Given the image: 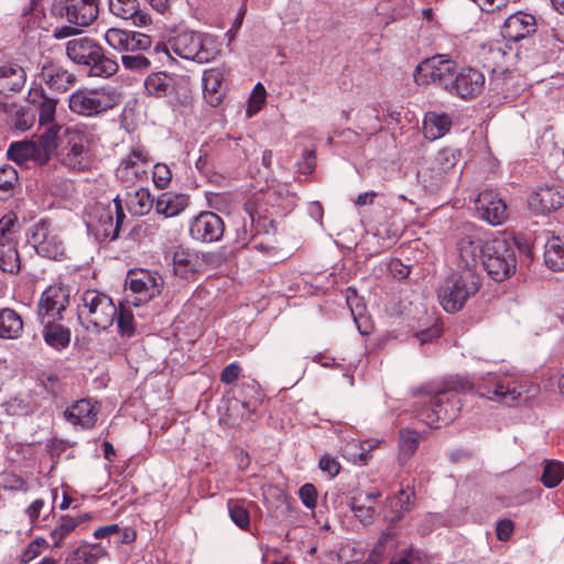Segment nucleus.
<instances>
[{
    "label": "nucleus",
    "mask_w": 564,
    "mask_h": 564,
    "mask_svg": "<svg viewBox=\"0 0 564 564\" xmlns=\"http://www.w3.org/2000/svg\"><path fill=\"white\" fill-rule=\"evenodd\" d=\"M416 80L432 83L462 99H470L482 91L485 76L479 70L458 68L455 61L445 55H435L422 62L416 68Z\"/></svg>",
    "instance_id": "f257e3e1"
},
{
    "label": "nucleus",
    "mask_w": 564,
    "mask_h": 564,
    "mask_svg": "<svg viewBox=\"0 0 564 564\" xmlns=\"http://www.w3.org/2000/svg\"><path fill=\"white\" fill-rule=\"evenodd\" d=\"M154 50L169 56L173 52L181 58L199 64L209 63L220 54L219 43L215 36L191 30L176 33L166 44H158Z\"/></svg>",
    "instance_id": "f03ea898"
},
{
    "label": "nucleus",
    "mask_w": 564,
    "mask_h": 564,
    "mask_svg": "<svg viewBox=\"0 0 564 564\" xmlns=\"http://www.w3.org/2000/svg\"><path fill=\"white\" fill-rule=\"evenodd\" d=\"M480 288V278L475 270H463L449 275L438 290V300L448 313L460 311L468 299Z\"/></svg>",
    "instance_id": "7ed1b4c3"
},
{
    "label": "nucleus",
    "mask_w": 564,
    "mask_h": 564,
    "mask_svg": "<svg viewBox=\"0 0 564 564\" xmlns=\"http://www.w3.org/2000/svg\"><path fill=\"white\" fill-rule=\"evenodd\" d=\"M481 264L487 274L497 282L509 279L517 268L516 246L506 238L487 241L482 250Z\"/></svg>",
    "instance_id": "20e7f679"
},
{
    "label": "nucleus",
    "mask_w": 564,
    "mask_h": 564,
    "mask_svg": "<svg viewBox=\"0 0 564 564\" xmlns=\"http://www.w3.org/2000/svg\"><path fill=\"white\" fill-rule=\"evenodd\" d=\"M78 319L87 322V329L105 330L113 324L117 307L112 300L97 290H86L80 296Z\"/></svg>",
    "instance_id": "39448f33"
},
{
    "label": "nucleus",
    "mask_w": 564,
    "mask_h": 564,
    "mask_svg": "<svg viewBox=\"0 0 564 564\" xmlns=\"http://www.w3.org/2000/svg\"><path fill=\"white\" fill-rule=\"evenodd\" d=\"M118 102V95L113 90L78 89L69 96L68 107L74 113L93 117L112 109Z\"/></svg>",
    "instance_id": "423d86ee"
},
{
    "label": "nucleus",
    "mask_w": 564,
    "mask_h": 564,
    "mask_svg": "<svg viewBox=\"0 0 564 564\" xmlns=\"http://www.w3.org/2000/svg\"><path fill=\"white\" fill-rule=\"evenodd\" d=\"M28 242L43 258L58 261L66 258L64 242L48 220L41 219L29 228Z\"/></svg>",
    "instance_id": "0eeeda50"
},
{
    "label": "nucleus",
    "mask_w": 564,
    "mask_h": 564,
    "mask_svg": "<svg viewBox=\"0 0 564 564\" xmlns=\"http://www.w3.org/2000/svg\"><path fill=\"white\" fill-rule=\"evenodd\" d=\"M456 249L459 258V267L463 270H475L478 260L482 259V250L487 247L484 231L470 223L457 228Z\"/></svg>",
    "instance_id": "6e6552de"
},
{
    "label": "nucleus",
    "mask_w": 564,
    "mask_h": 564,
    "mask_svg": "<svg viewBox=\"0 0 564 564\" xmlns=\"http://www.w3.org/2000/svg\"><path fill=\"white\" fill-rule=\"evenodd\" d=\"M459 400L455 392L448 390L437 391L430 404L419 412L420 421L427 426L437 429L442 424H449L458 414Z\"/></svg>",
    "instance_id": "1a4fd4ad"
},
{
    "label": "nucleus",
    "mask_w": 564,
    "mask_h": 564,
    "mask_svg": "<svg viewBox=\"0 0 564 564\" xmlns=\"http://www.w3.org/2000/svg\"><path fill=\"white\" fill-rule=\"evenodd\" d=\"M144 88L152 97H166L170 98L171 101H177L182 97H187L189 91V78L167 72H156L145 78Z\"/></svg>",
    "instance_id": "9d476101"
},
{
    "label": "nucleus",
    "mask_w": 564,
    "mask_h": 564,
    "mask_svg": "<svg viewBox=\"0 0 564 564\" xmlns=\"http://www.w3.org/2000/svg\"><path fill=\"white\" fill-rule=\"evenodd\" d=\"M64 141L61 163L70 171L86 170L89 165L88 135L79 129L65 128Z\"/></svg>",
    "instance_id": "9b49d317"
},
{
    "label": "nucleus",
    "mask_w": 564,
    "mask_h": 564,
    "mask_svg": "<svg viewBox=\"0 0 564 564\" xmlns=\"http://www.w3.org/2000/svg\"><path fill=\"white\" fill-rule=\"evenodd\" d=\"M126 285L131 291V294L126 296L127 304L140 306L161 293L163 279L158 273L147 270L130 271Z\"/></svg>",
    "instance_id": "f8f14e48"
},
{
    "label": "nucleus",
    "mask_w": 564,
    "mask_h": 564,
    "mask_svg": "<svg viewBox=\"0 0 564 564\" xmlns=\"http://www.w3.org/2000/svg\"><path fill=\"white\" fill-rule=\"evenodd\" d=\"M52 12L77 26H88L98 17L99 0H56Z\"/></svg>",
    "instance_id": "ddd939ff"
},
{
    "label": "nucleus",
    "mask_w": 564,
    "mask_h": 564,
    "mask_svg": "<svg viewBox=\"0 0 564 564\" xmlns=\"http://www.w3.org/2000/svg\"><path fill=\"white\" fill-rule=\"evenodd\" d=\"M70 292L68 286L53 284L47 286L37 302V317L41 323L48 319H63V313L69 305Z\"/></svg>",
    "instance_id": "4468645a"
},
{
    "label": "nucleus",
    "mask_w": 564,
    "mask_h": 564,
    "mask_svg": "<svg viewBox=\"0 0 564 564\" xmlns=\"http://www.w3.org/2000/svg\"><path fill=\"white\" fill-rule=\"evenodd\" d=\"M225 231L223 219L214 212H202L189 224L191 237L199 242L220 240Z\"/></svg>",
    "instance_id": "2eb2a0df"
},
{
    "label": "nucleus",
    "mask_w": 564,
    "mask_h": 564,
    "mask_svg": "<svg viewBox=\"0 0 564 564\" xmlns=\"http://www.w3.org/2000/svg\"><path fill=\"white\" fill-rule=\"evenodd\" d=\"M475 207L479 217L492 226L501 225L508 218L507 205L494 189L480 192Z\"/></svg>",
    "instance_id": "dca6fc26"
},
{
    "label": "nucleus",
    "mask_w": 564,
    "mask_h": 564,
    "mask_svg": "<svg viewBox=\"0 0 564 564\" xmlns=\"http://www.w3.org/2000/svg\"><path fill=\"white\" fill-rule=\"evenodd\" d=\"M87 226L98 239L115 240L118 238V225L113 223L109 205L96 204L88 214Z\"/></svg>",
    "instance_id": "f3484780"
},
{
    "label": "nucleus",
    "mask_w": 564,
    "mask_h": 564,
    "mask_svg": "<svg viewBox=\"0 0 564 564\" xmlns=\"http://www.w3.org/2000/svg\"><path fill=\"white\" fill-rule=\"evenodd\" d=\"M149 156L140 149H134L123 159L116 171L117 177L127 186L147 177Z\"/></svg>",
    "instance_id": "a211bd4d"
},
{
    "label": "nucleus",
    "mask_w": 564,
    "mask_h": 564,
    "mask_svg": "<svg viewBox=\"0 0 564 564\" xmlns=\"http://www.w3.org/2000/svg\"><path fill=\"white\" fill-rule=\"evenodd\" d=\"M457 156L455 150H441L429 167L419 171V176L422 177L424 182H429L431 186L438 187L443 183L445 174L457 164Z\"/></svg>",
    "instance_id": "6ab92c4d"
},
{
    "label": "nucleus",
    "mask_w": 564,
    "mask_h": 564,
    "mask_svg": "<svg viewBox=\"0 0 564 564\" xmlns=\"http://www.w3.org/2000/svg\"><path fill=\"white\" fill-rule=\"evenodd\" d=\"M108 7L112 15L131 21L134 26L143 28L152 23L151 15L145 8H141L139 0H109Z\"/></svg>",
    "instance_id": "aec40b11"
},
{
    "label": "nucleus",
    "mask_w": 564,
    "mask_h": 564,
    "mask_svg": "<svg viewBox=\"0 0 564 564\" xmlns=\"http://www.w3.org/2000/svg\"><path fill=\"white\" fill-rule=\"evenodd\" d=\"M535 31V18L532 14L519 11L506 19L501 28V35L508 41L518 42Z\"/></svg>",
    "instance_id": "412c9836"
},
{
    "label": "nucleus",
    "mask_w": 564,
    "mask_h": 564,
    "mask_svg": "<svg viewBox=\"0 0 564 564\" xmlns=\"http://www.w3.org/2000/svg\"><path fill=\"white\" fill-rule=\"evenodd\" d=\"M529 204L538 213H549L564 206V188L558 186H546L535 192Z\"/></svg>",
    "instance_id": "4be33fe9"
},
{
    "label": "nucleus",
    "mask_w": 564,
    "mask_h": 564,
    "mask_svg": "<svg viewBox=\"0 0 564 564\" xmlns=\"http://www.w3.org/2000/svg\"><path fill=\"white\" fill-rule=\"evenodd\" d=\"M414 503V492L400 489L397 495L389 496L386 500V507L389 513L384 514V520L394 525L400 522Z\"/></svg>",
    "instance_id": "5701e85b"
},
{
    "label": "nucleus",
    "mask_w": 564,
    "mask_h": 564,
    "mask_svg": "<svg viewBox=\"0 0 564 564\" xmlns=\"http://www.w3.org/2000/svg\"><path fill=\"white\" fill-rule=\"evenodd\" d=\"M40 76L50 88L59 93L67 90L68 86L75 80L73 74L52 61L42 65Z\"/></svg>",
    "instance_id": "b1692460"
},
{
    "label": "nucleus",
    "mask_w": 564,
    "mask_h": 564,
    "mask_svg": "<svg viewBox=\"0 0 564 564\" xmlns=\"http://www.w3.org/2000/svg\"><path fill=\"white\" fill-rule=\"evenodd\" d=\"M224 78V72L219 68H210L203 74L204 98L213 107H217L223 101Z\"/></svg>",
    "instance_id": "393cba45"
},
{
    "label": "nucleus",
    "mask_w": 564,
    "mask_h": 564,
    "mask_svg": "<svg viewBox=\"0 0 564 564\" xmlns=\"http://www.w3.org/2000/svg\"><path fill=\"white\" fill-rule=\"evenodd\" d=\"M65 419L74 425L90 429L97 421V412L89 400L76 401L64 412Z\"/></svg>",
    "instance_id": "a878e982"
},
{
    "label": "nucleus",
    "mask_w": 564,
    "mask_h": 564,
    "mask_svg": "<svg viewBox=\"0 0 564 564\" xmlns=\"http://www.w3.org/2000/svg\"><path fill=\"white\" fill-rule=\"evenodd\" d=\"M98 43L90 37L73 39L66 44V54L74 63L87 66L96 52Z\"/></svg>",
    "instance_id": "bb28decb"
},
{
    "label": "nucleus",
    "mask_w": 564,
    "mask_h": 564,
    "mask_svg": "<svg viewBox=\"0 0 564 564\" xmlns=\"http://www.w3.org/2000/svg\"><path fill=\"white\" fill-rule=\"evenodd\" d=\"M88 74L96 77H110L115 75L119 69V64L116 59L106 55L104 48L98 44L93 58L86 66Z\"/></svg>",
    "instance_id": "cd10ccee"
},
{
    "label": "nucleus",
    "mask_w": 564,
    "mask_h": 564,
    "mask_svg": "<svg viewBox=\"0 0 564 564\" xmlns=\"http://www.w3.org/2000/svg\"><path fill=\"white\" fill-rule=\"evenodd\" d=\"M188 205V197L184 194L163 193L155 202V210L165 217L181 214Z\"/></svg>",
    "instance_id": "c85d7f7f"
},
{
    "label": "nucleus",
    "mask_w": 564,
    "mask_h": 564,
    "mask_svg": "<svg viewBox=\"0 0 564 564\" xmlns=\"http://www.w3.org/2000/svg\"><path fill=\"white\" fill-rule=\"evenodd\" d=\"M544 262L553 271L564 270V237L553 235L546 240Z\"/></svg>",
    "instance_id": "c756f323"
},
{
    "label": "nucleus",
    "mask_w": 564,
    "mask_h": 564,
    "mask_svg": "<svg viewBox=\"0 0 564 564\" xmlns=\"http://www.w3.org/2000/svg\"><path fill=\"white\" fill-rule=\"evenodd\" d=\"M58 319H48L41 323L44 326L43 337L47 345L53 348L62 349L68 346L70 341V332L67 327L56 323Z\"/></svg>",
    "instance_id": "7c9ffc66"
},
{
    "label": "nucleus",
    "mask_w": 564,
    "mask_h": 564,
    "mask_svg": "<svg viewBox=\"0 0 564 564\" xmlns=\"http://www.w3.org/2000/svg\"><path fill=\"white\" fill-rule=\"evenodd\" d=\"M106 555V546L100 543L83 544L67 558L69 564H96Z\"/></svg>",
    "instance_id": "2f4dec72"
},
{
    "label": "nucleus",
    "mask_w": 564,
    "mask_h": 564,
    "mask_svg": "<svg viewBox=\"0 0 564 564\" xmlns=\"http://www.w3.org/2000/svg\"><path fill=\"white\" fill-rule=\"evenodd\" d=\"M23 332L22 317L12 308L0 310V337L15 339Z\"/></svg>",
    "instance_id": "473e14b6"
},
{
    "label": "nucleus",
    "mask_w": 564,
    "mask_h": 564,
    "mask_svg": "<svg viewBox=\"0 0 564 564\" xmlns=\"http://www.w3.org/2000/svg\"><path fill=\"white\" fill-rule=\"evenodd\" d=\"M452 127V120L446 113L429 111L424 118V133L435 140L446 134Z\"/></svg>",
    "instance_id": "72a5a7b5"
},
{
    "label": "nucleus",
    "mask_w": 564,
    "mask_h": 564,
    "mask_svg": "<svg viewBox=\"0 0 564 564\" xmlns=\"http://www.w3.org/2000/svg\"><path fill=\"white\" fill-rule=\"evenodd\" d=\"M488 399L510 404L521 398L522 391L516 382L497 381L494 388L484 393Z\"/></svg>",
    "instance_id": "f704fd0d"
},
{
    "label": "nucleus",
    "mask_w": 564,
    "mask_h": 564,
    "mask_svg": "<svg viewBox=\"0 0 564 564\" xmlns=\"http://www.w3.org/2000/svg\"><path fill=\"white\" fill-rule=\"evenodd\" d=\"M86 519H88L87 513L77 517L63 516L59 523L51 531L53 546L59 547L62 542Z\"/></svg>",
    "instance_id": "c9c22d12"
},
{
    "label": "nucleus",
    "mask_w": 564,
    "mask_h": 564,
    "mask_svg": "<svg viewBox=\"0 0 564 564\" xmlns=\"http://www.w3.org/2000/svg\"><path fill=\"white\" fill-rule=\"evenodd\" d=\"M173 265L176 274L182 276L198 271L199 260L196 253L177 248L173 254Z\"/></svg>",
    "instance_id": "e433bc0d"
},
{
    "label": "nucleus",
    "mask_w": 564,
    "mask_h": 564,
    "mask_svg": "<svg viewBox=\"0 0 564 564\" xmlns=\"http://www.w3.org/2000/svg\"><path fill=\"white\" fill-rule=\"evenodd\" d=\"M18 243L0 246V270L9 274H18L21 269V259L17 248Z\"/></svg>",
    "instance_id": "4c0bfd02"
},
{
    "label": "nucleus",
    "mask_w": 564,
    "mask_h": 564,
    "mask_svg": "<svg viewBox=\"0 0 564 564\" xmlns=\"http://www.w3.org/2000/svg\"><path fill=\"white\" fill-rule=\"evenodd\" d=\"M18 181V172L13 166L4 164L0 167V199L4 200L12 196Z\"/></svg>",
    "instance_id": "58836bf2"
},
{
    "label": "nucleus",
    "mask_w": 564,
    "mask_h": 564,
    "mask_svg": "<svg viewBox=\"0 0 564 564\" xmlns=\"http://www.w3.org/2000/svg\"><path fill=\"white\" fill-rule=\"evenodd\" d=\"M19 224L14 214H7L0 218V246L14 245L17 242L15 234Z\"/></svg>",
    "instance_id": "ea45409f"
},
{
    "label": "nucleus",
    "mask_w": 564,
    "mask_h": 564,
    "mask_svg": "<svg viewBox=\"0 0 564 564\" xmlns=\"http://www.w3.org/2000/svg\"><path fill=\"white\" fill-rule=\"evenodd\" d=\"M564 478V465L557 460H545L542 484L547 488L556 487Z\"/></svg>",
    "instance_id": "a19ab883"
},
{
    "label": "nucleus",
    "mask_w": 564,
    "mask_h": 564,
    "mask_svg": "<svg viewBox=\"0 0 564 564\" xmlns=\"http://www.w3.org/2000/svg\"><path fill=\"white\" fill-rule=\"evenodd\" d=\"M153 206V199L148 188L137 189L129 202V209L135 215L148 214Z\"/></svg>",
    "instance_id": "79ce46f5"
},
{
    "label": "nucleus",
    "mask_w": 564,
    "mask_h": 564,
    "mask_svg": "<svg viewBox=\"0 0 564 564\" xmlns=\"http://www.w3.org/2000/svg\"><path fill=\"white\" fill-rule=\"evenodd\" d=\"M228 512L231 521L241 530H248L250 527V513L240 500H229Z\"/></svg>",
    "instance_id": "37998d69"
},
{
    "label": "nucleus",
    "mask_w": 564,
    "mask_h": 564,
    "mask_svg": "<svg viewBox=\"0 0 564 564\" xmlns=\"http://www.w3.org/2000/svg\"><path fill=\"white\" fill-rule=\"evenodd\" d=\"M64 130L65 128L62 126L51 124L39 135L35 142L41 144L42 148H45L46 150L54 153V151L57 149L58 140L62 137L64 138Z\"/></svg>",
    "instance_id": "c03bdc74"
},
{
    "label": "nucleus",
    "mask_w": 564,
    "mask_h": 564,
    "mask_svg": "<svg viewBox=\"0 0 564 564\" xmlns=\"http://www.w3.org/2000/svg\"><path fill=\"white\" fill-rule=\"evenodd\" d=\"M34 151V141H19L10 144L8 149V158L18 164H23L31 160Z\"/></svg>",
    "instance_id": "a18cd8bd"
},
{
    "label": "nucleus",
    "mask_w": 564,
    "mask_h": 564,
    "mask_svg": "<svg viewBox=\"0 0 564 564\" xmlns=\"http://www.w3.org/2000/svg\"><path fill=\"white\" fill-rule=\"evenodd\" d=\"M131 31L111 28L107 30L105 40L109 46L120 52H129Z\"/></svg>",
    "instance_id": "49530a36"
},
{
    "label": "nucleus",
    "mask_w": 564,
    "mask_h": 564,
    "mask_svg": "<svg viewBox=\"0 0 564 564\" xmlns=\"http://www.w3.org/2000/svg\"><path fill=\"white\" fill-rule=\"evenodd\" d=\"M6 413L10 416H25L35 411V405L23 398H13L2 404Z\"/></svg>",
    "instance_id": "de8ad7c7"
},
{
    "label": "nucleus",
    "mask_w": 564,
    "mask_h": 564,
    "mask_svg": "<svg viewBox=\"0 0 564 564\" xmlns=\"http://www.w3.org/2000/svg\"><path fill=\"white\" fill-rule=\"evenodd\" d=\"M420 443V435L413 430H404L400 432V458L411 457Z\"/></svg>",
    "instance_id": "09e8293b"
},
{
    "label": "nucleus",
    "mask_w": 564,
    "mask_h": 564,
    "mask_svg": "<svg viewBox=\"0 0 564 564\" xmlns=\"http://www.w3.org/2000/svg\"><path fill=\"white\" fill-rule=\"evenodd\" d=\"M57 100L41 93L39 102V121L41 124H51L55 118Z\"/></svg>",
    "instance_id": "8fccbe9b"
},
{
    "label": "nucleus",
    "mask_w": 564,
    "mask_h": 564,
    "mask_svg": "<svg viewBox=\"0 0 564 564\" xmlns=\"http://www.w3.org/2000/svg\"><path fill=\"white\" fill-rule=\"evenodd\" d=\"M348 506L364 524H370L373 522L376 516V509L373 507L360 503L359 498L357 497H351L348 501Z\"/></svg>",
    "instance_id": "3c124183"
},
{
    "label": "nucleus",
    "mask_w": 564,
    "mask_h": 564,
    "mask_svg": "<svg viewBox=\"0 0 564 564\" xmlns=\"http://www.w3.org/2000/svg\"><path fill=\"white\" fill-rule=\"evenodd\" d=\"M539 37L542 46L549 50L545 52H541L543 59L547 61L552 58L553 55L556 53L554 51L561 48V41L558 40L554 30H545V32L541 33Z\"/></svg>",
    "instance_id": "603ef678"
},
{
    "label": "nucleus",
    "mask_w": 564,
    "mask_h": 564,
    "mask_svg": "<svg viewBox=\"0 0 564 564\" xmlns=\"http://www.w3.org/2000/svg\"><path fill=\"white\" fill-rule=\"evenodd\" d=\"M118 329L121 336L131 337L134 334L133 314L130 310L120 305L117 310Z\"/></svg>",
    "instance_id": "864d4df0"
},
{
    "label": "nucleus",
    "mask_w": 564,
    "mask_h": 564,
    "mask_svg": "<svg viewBox=\"0 0 564 564\" xmlns=\"http://www.w3.org/2000/svg\"><path fill=\"white\" fill-rule=\"evenodd\" d=\"M153 182L159 188H166L172 178V172L166 164L158 163L153 167Z\"/></svg>",
    "instance_id": "5fc2aeb1"
},
{
    "label": "nucleus",
    "mask_w": 564,
    "mask_h": 564,
    "mask_svg": "<svg viewBox=\"0 0 564 564\" xmlns=\"http://www.w3.org/2000/svg\"><path fill=\"white\" fill-rule=\"evenodd\" d=\"M152 45V39L151 36L131 31L130 34V42H129V52H139V51H147Z\"/></svg>",
    "instance_id": "6e6d98bb"
},
{
    "label": "nucleus",
    "mask_w": 564,
    "mask_h": 564,
    "mask_svg": "<svg viewBox=\"0 0 564 564\" xmlns=\"http://www.w3.org/2000/svg\"><path fill=\"white\" fill-rule=\"evenodd\" d=\"M122 65L126 69L129 70H143L149 68L150 61L143 55H122L121 56Z\"/></svg>",
    "instance_id": "4d7b16f0"
},
{
    "label": "nucleus",
    "mask_w": 564,
    "mask_h": 564,
    "mask_svg": "<svg viewBox=\"0 0 564 564\" xmlns=\"http://www.w3.org/2000/svg\"><path fill=\"white\" fill-rule=\"evenodd\" d=\"M34 113L24 108H19L15 110V119L13 126L19 131H26L33 126L34 122Z\"/></svg>",
    "instance_id": "13d9d810"
},
{
    "label": "nucleus",
    "mask_w": 564,
    "mask_h": 564,
    "mask_svg": "<svg viewBox=\"0 0 564 564\" xmlns=\"http://www.w3.org/2000/svg\"><path fill=\"white\" fill-rule=\"evenodd\" d=\"M392 533L384 532L364 564H380L384 558V542Z\"/></svg>",
    "instance_id": "bf43d9fd"
},
{
    "label": "nucleus",
    "mask_w": 564,
    "mask_h": 564,
    "mask_svg": "<svg viewBox=\"0 0 564 564\" xmlns=\"http://www.w3.org/2000/svg\"><path fill=\"white\" fill-rule=\"evenodd\" d=\"M299 496L302 503L308 508L314 509L316 507L317 490L314 485L305 484L299 490Z\"/></svg>",
    "instance_id": "052dcab7"
},
{
    "label": "nucleus",
    "mask_w": 564,
    "mask_h": 564,
    "mask_svg": "<svg viewBox=\"0 0 564 564\" xmlns=\"http://www.w3.org/2000/svg\"><path fill=\"white\" fill-rule=\"evenodd\" d=\"M318 466L324 473H327L328 476L332 478L337 476L340 470V464L338 463V460L328 454H325L324 456L321 457Z\"/></svg>",
    "instance_id": "680f3d73"
},
{
    "label": "nucleus",
    "mask_w": 564,
    "mask_h": 564,
    "mask_svg": "<svg viewBox=\"0 0 564 564\" xmlns=\"http://www.w3.org/2000/svg\"><path fill=\"white\" fill-rule=\"evenodd\" d=\"M299 171L303 174H310L316 166V153L314 150H305L302 160L297 163Z\"/></svg>",
    "instance_id": "e2e57ef3"
},
{
    "label": "nucleus",
    "mask_w": 564,
    "mask_h": 564,
    "mask_svg": "<svg viewBox=\"0 0 564 564\" xmlns=\"http://www.w3.org/2000/svg\"><path fill=\"white\" fill-rule=\"evenodd\" d=\"M514 525L511 520L505 519L500 520L497 524V538L500 541H508L513 533Z\"/></svg>",
    "instance_id": "0e129e2a"
},
{
    "label": "nucleus",
    "mask_w": 564,
    "mask_h": 564,
    "mask_svg": "<svg viewBox=\"0 0 564 564\" xmlns=\"http://www.w3.org/2000/svg\"><path fill=\"white\" fill-rule=\"evenodd\" d=\"M240 373V367L238 364L232 362L224 368L220 375V380L224 383L230 384L235 382Z\"/></svg>",
    "instance_id": "69168bd1"
},
{
    "label": "nucleus",
    "mask_w": 564,
    "mask_h": 564,
    "mask_svg": "<svg viewBox=\"0 0 564 564\" xmlns=\"http://www.w3.org/2000/svg\"><path fill=\"white\" fill-rule=\"evenodd\" d=\"M53 152L46 150L45 148H42L41 144L34 141V151L32 153L31 160H33L39 165H45Z\"/></svg>",
    "instance_id": "338daca9"
},
{
    "label": "nucleus",
    "mask_w": 564,
    "mask_h": 564,
    "mask_svg": "<svg viewBox=\"0 0 564 564\" xmlns=\"http://www.w3.org/2000/svg\"><path fill=\"white\" fill-rule=\"evenodd\" d=\"M117 533H119V525L117 523H112L96 529L94 532V536L98 540L113 538L115 541Z\"/></svg>",
    "instance_id": "774afa93"
}]
</instances>
